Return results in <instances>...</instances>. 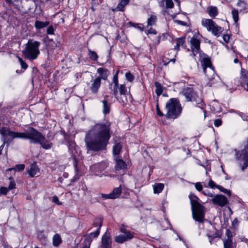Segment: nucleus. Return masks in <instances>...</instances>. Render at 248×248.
<instances>
[{
	"label": "nucleus",
	"instance_id": "obj_5",
	"mask_svg": "<svg viewBox=\"0 0 248 248\" xmlns=\"http://www.w3.org/2000/svg\"><path fill=\"white\" fill-rule=\"evenodd\" d=\"M40 43L38 41H29L26 44L25 49L23 51V53L26 57L30 60H35L40 54L39 47Z\"/></svg>",
	"mask_w": 248,
	"mask_h": 248
},
{
	"label": "nucleus",
	"instance_id": "obj_23",
	"mask_svg": "<svg viewBox=\"0 0 248 248\" xmlns=\"http://www.w3.org/2000/svg\"><path fill=\"white\" fill-rule=\"evenodd\" d=\"M154 193L155 194H158L161 193L164 187V185L162 183H157L153 185Z\"/></svg>",
	"mask_w": 248,
	"mask_h": 248
},
{
	"label": "nucleus",
	"instance_id": "obj_6",
	"mask_svg": "<svg viewBox=\"0 0 248 248\" xmlns=\"http://www.w3.org/2000/svg\"><path fill=\"white\" fill-rule=\"evenodd\" d=\"M202 25L211 32L214 35L218 37L223 31V28L218 26L214 21L210 19L202 18Z\"/></svg>",
	"mask_w": 248,
	"mask_h": 248
},
{
	"label": "nucleus",
	"instance_id": "obj_38",
	"mask_svg": "<svg viewBox=\"0 0 248 248\" xmlns=\"http://www.w3.org/2000/svg\"><path fill=\"white\" fill-rule=\"evenodd\" d=\"M119 92L121 95L124 96V97L126 94V93L127 92V90L125 87L124 84H121L119 87Z\"/></svg>",
	"mask_w": 248,
	"mask_h": 248
},
{
	"label": "nucleus",
	"instance_id": "obj_60",
	"mask_svg": "<svg viewBox=\"0 0 248 248\" xmlns=\"http://www.w3.org/2000/svg\"><path fill=\"white\" fill-rule=\"evenodd\" d=\"M119 101L120 102L121 101L122 103H123V104H125L127 102V100L126 98H125L124 99L123 97H121L120 98V99L119 100Z\"/></svg>",
	"mask_w": 248,
	"mask_h": 248
},
{
	"label": "nucleus",
	"instance_id": "obj_22",
	"mask_svg": "<svg viewBox=\"0 0 248 248\" xmlns=\"http://www.w3.org/2000/svg\"><path fill=\"white\" fill-rule=\"evenodd\" d=\"M122 145L121 143L119 142L116 143L113 147V154L114 158L115 157H118L119 154L121 150Z\"/></svg>",
	"mask_w": 248,
	"mask_h": 248
},
{
	"label": "nucleus",
	"instance_id": "obj_4",
	"mask_svg": "<svg viewBox=\"0 0 248 248\" xmlns=\"http://www.w3.org/2000/svg\"><path fill=\"white\" fill-rule=\"evenodd\" d=\"M165 117L168 119H175L181 113L182 108L179 100L176 98L170 99L166 104Z\"/></svg>",
	"mask_w": 248,
	"mask_h": 248
},
{
	"label": "nucleus",
	"instance_id": "obj_21",
	"mask_svg": "<svg viewBox=\"0 0 248 248\" xmlns=\"http://www.w3.org/2000/svg\"><path fill=\"white\" fill-rule=\"evenodd\" d=\"M208 15L211 17H215L218 15V10L216 6H209L207 11Z\"/></svg>",
	"mask_w": 248,
	"mask_h": 248
},
{
	"label": "nucleus",
	"instance_id": "obj_14",
	"mask_svg": "<svg viewBox=\"0 0 248 248\" xmlns=\"http://www.w3.org/2000/svg\"><path fill=\"white\" fill-rule=\"evenodd\" d=\"M199 55L200 61L201 62L203 70H204V68L205 67L213 66L211 64L210 58L206 55L199 53Z\"/></svg>",
	"mask_w": 248,
	"mask_h": 248
},
{
	"label": "nucleus",
	"instance_id": "obj_1",
	"mask_svg": "<svg viewBox=\"0 0 248 248\" xmlns=\"http://www.w3.org/2000/svg\"><path fill=\"white\" fill-rule=\"evenodd\" d=\"M110 125L108 121L95 123L86 132L85 142L88 151H99L106 148L110 138Z\"/></svg>",
	"mask_w": 248,
	"mask_h": 248
},
{
	"label": "nucleus",
	"instance_id": "obj_44",
	"mask_svg": "<svg viewBox=\"0 0 248 248\" xmlns=\"http://www.w3.org/2000/svg\"><path fill=\"white\" fill-rule=\"evenodd\" d=\"M208 186L211 188H217V186H219L216 185L215 183L212 180H209L208 182Z\"/></svg>",
	"mask_w": 248,
	"mask_h": 248
},
{
	"label": "nucleus",
	"instance_id": "obj_54",
	"mask_svg": "<svg viewBox=\"0 0 248 248\" xmlns=\"http://www.w3.org/2000/svg\"><path fill=\"white\" fill-rule=\"evenodd\" d=\"M52 201L54 202L57 203L58 205L62 204L61 202H59V199L57 196H53L52 198Z\"/></svg>",
	"mask_w": 248,
	"mask_h": 248
},
{
	"label": "nucleus",
	"instance_id": "obj_15",
	"mask_svg": "<svg viewBox=\"0 0 248 248\" xmlns=\"http://www.w3.org/2000/svg\"><path fill=\"white\" fill-rule=\"evenodd\" d=\"M190 44L193 53L195 55L196 53H198L200 51V42L198 39L192 37L190 40Z\"/></svg>",
	"mask_w": 248,
	"mask_h": 248
},
{
	"label": "nucleus",
	"instance_id": "obj_39",
	"mask_svg": "<svg viewBox=\"0 0 248 248\" xmlns=\"http://www.w3.org/2000/svg\"><path fill=\"white\" fill-rule=\"evenodd\" d=\"M92 239L90 237H86L84 241V245L82 248H90Z\"/></svg>",
	"mask_w": 248,
	"mask_h": 248
},
{
	"label": "nucleus",
	"instance_id": "obj_11",
	"mask_svg": "<svg viewBox=\"0 0 248 248\" xmlns=\"http://www.w3.org/2000/svg\"><path fill=\"white\" fill-rule=\"evenodd\" d=\"M211 201L214 204L221 207L225 206L228 202V199L224 196L219 194L214 196Z\"/></svg>",
	"mask_w": 248,
	"mask_h": 248
},
{
	"label": "nucleus",
	"instance_id": "obj_48",
	"mask_svg": "<svg viewBox=\"0 0 248 248\" xmlns=\"http://www.w3.org/2000/svg\"><path fill=\"white\" fill-rule=\"evenodd\" d=\"M9 190L8 187H1L0 188V194L6 195Z\"/></svg>",
	"mask_w": 248,
	"mask_h": 248
},
{
	"label": "nucleus",
	"instance_id": "obj_30",
	"mask_svg": "<svg viewBox=\"0 0 248 248\" xmlns=\"http://www.w3.org/2000/svg\"><path fill=\"white\" fill-rule=\"evenodd\" d=\"M62 242L61 238L59 234H56L53 237V245L54 246H59Z\"/></svg>",
	"mask_w": 248,
	"mask_h": 248
},
{
	"label": "nucleus",
	"instance_id": "obj_64",
	"mask_svg": "<svg viewBox=\"0 0 248 248\" xmlns=\"http://www.w3.org/2000/svg\"><path fill=\"white\" fill-rule=\"evenodd\" d=\"M138 29L140 31H142L143 30V27L141 26H138Z\"/></svg>",
	"mask_w": 248,
	"mask_h": 248
},
{
	"label": "nucleus",
	"instance_id": "obj_36",
	"mask_svg": "<svg viewBox=\"0 0 248 248\" xmlns=\"http://www.w3.org/2000/svg\"><path fill=\"white\" fill-rule=\"evenodd\" d=\"M88 52H89L88 55H89V57L90 58V59H91L92 60L95 61L97 60L98 57L95 51H92V50L89 49Z\"/></svg>",
	"mask_w": 248,
	"mask_h": 248
},
{
	"label": "nucleus",
	"instance_id": "obj_9",
	"mask_svg": "<svg viewBox=\"0 0 248 248\" xmlns=\"http://www.w3.org/2000/svg\"><path fill=\"white\" fill-rule=\"evenodd\" d=\"M180 94L185 97L187 101H197L196 99L197 95L191 88L187 87L184 88L180 93Z\"/></svg>",
	"mask_w": 248,
	"mask_h": 248
},
{
	"label": "nucleus",
	"instance_id": "obj_55",
	"mask_svg": "<svg viewBox=\"0 0 248 248\" xmlns=\"http://www.w3.org/2000/svg\"><path fill=\"white\" fill-rule=\"evenodd\" d=\"M202 193L203 195L207 196L209 197L213 198V197L214 196L212 193L209 192L207 190H206V191L205 190V191H202Z\"/></svg>",
	"mask_w": 248,
	"mask_h": 248
},
{
	"label": "nucleus",
	"instance_id": "obj_63",
	"mask_svg": "<svg viewBox=\"0 0 248 248\" xmlns=\"http://www.w3.org/2000/svg\"><path fill=\"white\" fill-rule=\"evenodd\" d=\"M237 114H238L243 120H245L242 116V114L241 113H237Z\"/></svg>",
	"mask_w": 248,
	"mask_h": 248
},
{
	"label": "nucleus",
	"instance_id": "obj_2",
	"mask_svg": "<svg viewBox=\"0 0 248 248\" xmlns=\"http://www.w3.org/2000/svg\"><path fill=\"white\" fill-rule=\"evenodd\" d=\"M0 133L4 135H9L12 140L19 138L29 139L31 143H39L45 149H49L51 144L47 141L45 137L40 132L32 127H30L25 132H16L10 130L8 128H4L0 130Z\"/></svg>",
	"mask_w": 248,
	"mask_h": 248
},
{
	"label": "nucleus",
	"instance_id": "obj_58",
	"mask_svg": "<svg viewBox=\"0 0 248 248\" xmlns=\"http://www.w3.org/2000/svg\"><path fill=\"white\" fill-rule=\"evenodd\" d=\"M102 196L103 198L105 199H113L110 193L108 194H102Z\"/></svg>",
	"mask_w": 248,
	"mask_h": 248
},
{
	"label": "nucleus",
	"instance_id": "obj_35",
	"mask_svg": "<svg viewBox=\"0 0 248 248\" xmlns=\"http://www.w3.org/2000/svg\"><path fill=\"white\" fill-rule=\"evenodd\" d=\"M232 15L234 23L235 24L237 23L239 20L238 10H236L235 9H233L232 11Z\"/></svg>",
	"mask_w": 248,
	"mask_h": 248
},
{
	"label": "nucleus",
	"instance_id": "obj_19",
	"mask_svg": "<svg viewBox=\"0 0 248 248\" xmlns=\"http://www.w3.org/2000/svg\"><path fill=\"white\" fill-rule=\"evenodd\" d=\"M241 84H246L247 91L248 92V71L244 69H241L240 75Z\"/></svg>",
	"mask_w": 248,
	"mask_h": 248
},
{
	"label": "nucleus",
	"instance_id": "obj_62",
	"mask_svg": "<svg viewBox=\"0 0 248 248\" xmlns=\"http://www.w3.org/2000/svg\"><path fill=\"white\" fill-rule=\"evenodd\" d=\"M238 220L237 218H235L233 221H232V224H237L238 223Z\"/></svg>",
	"mask_w": 248,
	"mask_h": 248
},
{
	"label": "nucleus",
	"instance_id": "obj_28",
	"mask_svg": "<svg viewBox=\"0 0 248 248\" xmlns=\"http://www.w3.org/2000/svg\"><path fill=\"white\" fill-rule=\"evenodd\" d=\"M102 103L103 107V113L106 115L109 112V105L106 99H104L102 101Z\"/></svg>",
	"mask_w": 248,
	"mask_h": 248
},
{
	"label": "nucleus",
	"instance_id": "obj_24",
	"mask_svg": "<svg viewBox=\"0 0 248 248\" xmlns=\"http://www.w3.org/2000/svg\"><path fill=\"white\" fill-rule=\"evenodd\" d=\"M122 193V188L121 186L114 188L113 191L110 193L113 199L118 198Z\"/></svg>",
	"mask_w": 248,
	"mask_h": 248
},
{
	"label": "nucleus",
	"instance_id": "obj_46",
	"mask_svg": "<svg viewBox=\"0 0 248 248\" xmlns=\"http://www.w3.org/2000/svg\"><path fill=\"white\" fill-rule=\"evenodd\" d=\"M120 232L125 234H128V233H133L132 232H130V231L127 230L126 228L124 226H122L120 228Z\"/></svg>",
	"mask_w": 248,
	"mask_h": 248
},
{
	"label": "nucleus",
	"instance_id": "obj_52",
	"mask_svg": "<svg viewBox=\"0 0 248 248\" xmlns=\"http://www.w3.org/2000/svg\"><path fill=\"white\" fill-rule=\"evenodd\" d=\"M54 29L53 26H49L47 29V33L49 34H52L54 33Z\"/></svg>",
	"mask_w": 248,
	"mask_h": 248
},
{
	"label": "nucleus",
	"instance_id": "obj_41",
	"mask_svg": "<svg viewBox=\"0 0 248 248\" xmlns=\"http://www.w3.org/2000/svg\"><path fill=\"white\" fill-rule=\"evenodd\" d=\"M9 180H10V184L8 186V188L9 190L13 189L16 188V183L15 181L13 180V178L12 177H10L9 178Z\"/></svg>",
	"mask_w": 248,
	"mask_h": 248
},
{
	"label": "nucleus",
	"instance_id": "obj_57",
	"mask_svg": "<svg viewBox=\"0 0 248 248\" xmlns=\"http://www.w3.org/2000/svg\"><path fill=\"white\" fill-rule=\"evenodd\" d=\"M147 33H150L153 34H155L156 33V32L155 30L152 28H150L147 31Z\"/></svg>",
	"mask_w": 248,
	"mask_h": 248
},
{
	"label": "nucleus",
	"instance_id": "obj_33",
	"mask_svg": "<svg viewBox=\"0 0 248 248\" xmlns=\"http://www.w3.org/2000/svg\"><path fill=\"white\" fill-rule=\"evenodd\" d=\"M155 85L156 88L155 91L156 95L157 96L160 95L163 91L162 86H161V84L158 82H155Z\"/></svg>",
	"mask_w": 248,
	"mask_h": 248
},
{
	"label": "nucleus",
	"instance_id": "obj_40",
	"mask_svg": "<svg viewBox=\"0 0 248 248\" xmlns=\"http://www.w3.org/2000/svg\"><path fill=\"white\" fill-rule=\"evenodd\" d=\"M217 189H219V190L224 193L227 194L228 196H231V192L230 190H228L221 186H217Z\"/></svg>",
	"mask_w": 248,
	"mask_h": 248
},
{
	"label": "nucleus",
	"instance_id": "obj_27",
	"mask_svg": "<svg viewBox=\"0 0 248 248\" xmlns=\"http://www.w3.org/2000/svg\"><path fill=\"white\" fill-rule=\"evenodd\" d=\"M129 0H121L120 3H119L116 9L118 11H123L124 9V7L128 3Z\"/></svg>",
	"mask_w": 248,
	"mask_h": 248
},
{
	"label": "nucleus",
	"instance_id": "obj_37",
	"mask_svg": "<svg viewBox=\"0 0 248 248\" xmlns=\"http://www.w3.org/2000/svg\"><path fill=\"white\" fill-rule=\"evenodd\" d=\"M7 2L17 7L21 3V0H5Z\"/></svg>",
	"mask_w": 248,
	"mask_h": 248
},
{
	"label": "nucleus",
	"instance_id": "obj_43",
	"mask_svg": "<svg viewBox=\"0 0 248 248\" xmlns=\"http://www.w3.org/2000/svg\"><path fill=\"white\" fill-rule=\"evenodd\" d=\"M166 3V6L167 8H171L173 7V3L172 0H164Z\"/></svg>",
	"mask_w": 248,
	"mask_h": 248
},
{
	"label": "nucleus",
	"instance_id": "obj_45",
	"mask_svg": "<svg viewBox=\"0 0 248 248\" xmlns=\"http://www.w3.org/2000/svg\"><path fill=\"white\" fill-rule=\"evenodd\" d=\"M17 58L19 62H20L22 68H23L24 69H26L28 67L27 64L22 60V59L21 58H20L19 57H17Z\"/></svg>",
	"mask_w": 248,
	"mask_h": 248
},
{
	"label": "nucleus",
	"instance_id": "obj_50",
	"mask_svg": "<svg viewBox=\"0 0 248 248\" xmlns=\"http://www.w3.org/2000/svg\"><path fill=\"white\" fill-rule=\"evenodd\" d=\"M156 110L157 115L159 116H163L164 115V114L160 111L159 109L158 102L156 104Z\"/></svg>",
	"mask_w": 248,
	"mask_h": 248
},
{
	"label": "nucleus",
	"instance_id": "obj_18",
	"mask_svg": "<svg viewBox=\"0 0 248 248\" xmlns=\"http://www.w3.org/2000/svg\"><path fill=\"white\" fill-rule=\"evenodd\" d=\"M28 174L30 177H33L35 175H37L40 172V169L38 167L36 163H33L31 164L30 168L27 170Z\"/></svg>",
	"mask_w": 248,
	"mask_h": 248
},
{
	"label": "nucleus",
	"instance_id": "obj_51",
	"mask_svg": "<svg viewBox=\"0 0 248 248\" xmlns=\"http://www.w3.org/2000/svg\"><path fill=\"white\" fill-rule=\"evenodd\" d=\"M214 124L215 126L218 127L222 124V121L219 119H216L214 121Z\"/></svg>",
	"mask_w": 248,
	"mask_h": 248
},
{
	"label": "nucleus",
	"instance_id": "obj_34",
	"mask_svg": "<svg viewBox=\"0 0 248 248\" xmlns=\"http://www.w3.org/2000/svg\"><path fill=\"white\" fill-rule=\"evenodd\" d=\"M156 20V17L154 15H152L147 20V27L154 25Z\"/></svg>",
	"mask_w": 248,
	"mask_h": 248
},
{
	"label": "nucleus",
	"instance_id": "obj_61",
	"mask_svg": "<svg viewBox=\"0 0 248 248\" xmlns=\"http://www.w3.org/2000/svg\"><path fill=\"white\" fill-rule=\"evenodd\" d=\"M176 22H177L180 25H185L184 22L182 21H180V20H177Z\"/></svg>",
	"mask_w": 248,
	"mask_h": 248
},
{
	"label": "nucleus",
	"instance_id": "obj_25",
	"mask_svg": "<svg viewBox=\"0 0 248 248\" xmlns=\"http://www.w3.org/2000/svg\"><path fill=\"white\" fill-rule=\"evenodd\" d=\"M113 82L114 84V87L113 89V94L115 96H116L118 93L117 88H118L119 86L118 77L117 76V74H115V75L113 76Z\"/></svg>",
	"mask_w": 248,
	"mask_h": 248
},
{
	"label": "nucleus",
	"instance_id": "obj_49",
	"mask_svg": "<svg viewBox=\"0 0 248 248\" xmlns=\"http://www.w3.org/2000/svg\"><path fill=\"white\" fill-rule=\"evenodd\" d=\"M195 186L196 189L199 191H200L202 189V186L200 182H197L195 184Z\"/></svg>",
	"mask_w": 248,
	"mask_h": 248
},
{
	"label": "nucleus",
	"instance_id": "obj_32",
	"mask_svg": "<svg viewBox=\"0 0 248 248\" xmlns=\"http://www.w3.org/2000/svg\"><path fill=\"white\" fill-rule=\"evenodd\" d=\"M176 44L174 49L176 50L179 49L180 46H183L185 43V39L184 38H179L176 39Z\"/></svg>",
	"mask_w": 248,
	"mask_h": 248
},
{
	"label": "nucleus",
	"instance_id": "obj_17",
	"mask_svg": "<svg viewBox=\"0 0 248 248\" xmlns=\"http://www.w3.org/2000/svg\"><path fill=\"white\" fill-rule=\"evenodd\" d=\"M108 166V164L107 162H102L92 165L90 168L93 171H94L95 172H97L104 170Z\"/></svg>",
	"mask_w": 248,
	"mask_h": 248
},
{
	"label": "nucleus",
	"instance_id": "obj_29",
	"mask_svg": "<svg viewBox=\"0 0 248 248\" xmlns=\"http://www.w3.org/2000/svg\"><path fill=\"white\" fill-rule=\"evenodd\" d=\"M224 248H234L232 239H226L223 240Z\"/></svg>",
	"mask_w": 248,
	"mask_h": 248
},
{
	"label": "nucleus",
	"instance_id": "obj_10",
	"mask_svg": "<svg viewBox=\"0 0 248 248\" xmlns=\"http://www.w3.org/2000/svg\"><path fill=\"white\" fill-rule=\"evenodd\" d=\"M87 86L93 94H97L101 86L100 78H95L92 79L90 82L87 83Z\"/></svg>",
	"mask_w": 248,
	"mask_h": 248
},
{
	"label": "nucleus",
	"instance_id": "obj_13",
	"mask_svg": "<svg viewBox=\"0 0 248 248\" xmlns=\"http://www.w3.org/2000/svg\"><path fill=\"white\" fill-rule=\"evenodd\" d=\"M133 237V233H128V234L122 233L115 236L114 240L118 243H123L125 241L132 239Z\"/></svg>",
	"mask_w": 248,
	"mask_h": 248
},
{
	"label": "nucleus",
	"instance_id": "obj_16",
	"mask_svg": "<svg viewBox=\"0 0 248 248\" xmlns=\"http://www.w3.org/2000/svg\"><path fill=\"white\" fill-rule=\"evenodd\" d=\"M116 165L114 167L115 170H123L126 169L127 165L125 162L119 157L114 158Z\"/></svg>",
	"mask_w": 248,
	"mask_h": 248
},
{
	"label": "nucleus",
	"instance_id": "obj_7",
	"mask_svg": "<svg viewBox=\"0 0 248 248\" xmlns=\"http://www.w3.org/2000/svg\"><path fill=\"white\" fill-rule=\"evenodd\" d=\"M236 157L240 161L239 164L242 166V170H244L248 167V149L246 148L240 153H237Z\"/></svg>",
	"mask_w": 248,
	"mask_h": 248
},
{
	"label": "nucleus",
	"instance_id": "obj_42",
	"mask_svg": "<svg viewBox=\"0 0 248 248\" xmlns=\"http://www.w3.org/2000/svg\"><path fill=\"white\" fill-rule=\"evenodd\" d=\"M125 78L128 81L131 82L134 80V76L130 72H127L125 74Z\"/></svg>",
	"mask_w": 248,
	"mask_h": 248
},
{
	"label": "nucleus",
	"instance_id": "obj_59",
	"mask_svg": "<svg viewBox=\"0 0 248 248\" xmlns=\"http://www.w3.org/2000/svg\"><path fill=\"white\" fill-rule=\"evenodd\" d=\"M237 6H241L242 7H244L245 3L244 1H242L241 0H238V2L237 3Z\"/></svg>",
	"mask_w": 248,
	"mask_h": 248
},
{
	"label": "nucleus",
	"instance_id": "obj_26",
	"mask_svg": "<svg viewBox=\"0 0 248 248\" xmlns=\"http://www.w3.org/2000/svg\"><path fill=\"white\" fill-rule=\"evenodd\" d=\"M49 24L48 21L42 22L40 21H36L34 24V26L36 29H40L47 26Z\"/></svg>",
	"mask_w": 248,
	"mask_h": 248
},
{
	"label": "nucleus",
	"instance_id": "obj_53",
	"mask_svg": "<svg viewBox=\"0 0 248 248\" xmlns=\"http://www.w3.org/2000/svg\"><path fill=\"white\" fill-rule=\"evenodd\" d=\"M225 235L227 237V239H232V233L231 231L228 229L226 230Z\"/></svg>",
	"mask_w": 248,
	"mask_h": 248
},
{
	"label": "nucleus",
	"instance_id": "obj_31",
	"mask_svg": "<svg viewBox=\"0 0 248 248\" xmlns=\"http://www.w3.org/2000/svg\"><path fill=\"white\" fill-rule=\"evenodd\" d=\"M97 223L99 224V227L97 229V230L93 232L90 233L88 236H86V237H90L91 239H92V237H97L98 236L99 234V229H100L102 224L100 221L99 220Z\"/></svg>",
	"mask_w": 248,
	"mask_h": 248
},
{
	"label": "nucleus",
	"instance_id": "obj_56",
	"mask_svg": "<svg viewBox=\"0 0 248 248\" xmlns=\"http://www.w3.org/2000/svg\"><path fill=\"white\" fill-rule=\"evenodd\" d=\"M230 38V36L229 34H225L223 36V39L226 43H228L229 41Z\"/></svg>",
	"mask_w": 248,
	"mask_h": 248
},
{
	"label": "nucleus",
	"instance_id": "obj_12",
	"mask_svg": "<svg viewBox=\"0 0 248 248\" xmlns=\"http://www.w3.org/2000/svg\"><path fill=\"white\" fill-rule=\"evenodd\" d=\"M110 233L107 231L102 236L100 248H111Z\"/></svg>",
	"mask_w": 248,
	"mask_h": 248
},
{
	"label": "nucleus",
	"instance_id": "obj_20",
	"mask_svg": "<svg viewBox=\"0 0 248 248\" xmlns=\"http://www.w3.org/2000/svg\"><path fill=\"white\" fill-rule=\"evenodd\" d=\"M97 72L99 74V76L96 78H100V80L101 79L106 80L109 74V71L107 69L102 67L98 68Z\"/></svg>",
	"mask_w": 248,
	"mask_h": 248
},
{
	"label": "nucleus",
	"instance_id": "obj_47",
	"mask_svg": "<svg viewBox=\"0 0 248 248\" xmlns=\"http://www.w3.org/2000/svg\"><path fill=\"white\" fill-rule=\"evenodd\" d=\"M15 168L16 170L21 171L24 169L25 165L23 164H18L15 166Z\"/></svg>",
	"mask_w": 248,
	"mask_h": 248
},
{
	"label": "nucleus",
	"instance_id": "obj_8",
	"mask_svg": "<svg viewBox=\"0 0 248 248\" xmlns=\"http://www.w3.org/2000/svg\"><path fill=\"white\" fill-rule=\"evenodd\" d=\"M203 72L206 75L207 80L209 81L208 83L209 86H211L212 84L214 83V80H216L217 76L216 75L213 66L209 67H205L204 68Z\"/></svg>",
	"mask_w": 248,
	"mask_h": 248
},
{
	"label": "nucleus",
	"instance_id": "obj_3",
	"mask_svg": "<svg viewBox=\"0 0 248 248\" xmlns=\"http://www.w3.org/2000/svg\"><path fill=\"white\" fill-rule=\"evenodd\" d=\"M193 218L200 222H203L204 218V207L199 202L200 199L195 195L190 193L189 195Z\"/></svg>",
	"mask_w": 248,
	"mask_h": 248
}]
</instances>
